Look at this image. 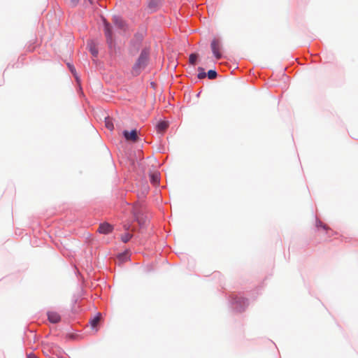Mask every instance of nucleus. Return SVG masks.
I'll use <instances>...</instances> for the list:
<instances>
[{
	"instance_id": "1",
	"label": "nucleus",
	"mask_w": 358,
	"mask_h": 358,
	"mask_svg": "<svg viewBox=\"0 0 358 358\" xmlns=\"http://www.w3.org/2000/svg\"><path fill=\"white\" fill-rule=\"evenodd\" d=\"M229 307L232 311L236 313H242L245 310L249 305L248 298L238 296L231 295L229 298Z\"/></svg>"
},
{
	"instance_id": "2",
	"label": "nucleus",
	"mask_w": 358,
	"mask_h": 358,
	"mask_svg": "<svg viewBox=\"0 0 358 358\" xmlns=\"http://www.w3.org/2000/svg\"><path fill=\"white\" fill-rule=\"evenodd\" d=\"M133 213L135 217V221L138 224H145V222H150L149 216L144 215V209L138 206L133 207Z\"/></svg>"
},
{
	"instance_id": "3",
	"label": "nucleus",
	"mask_w": 358,
	"mask_h": 358,
	"mask_svg": "<svg viewBox=\"0 0 358 358\" xmlns=\"http://www.w3.org/2000/svg\"><path fill=\"white\" fill-rule=\"evenodd\" d=\"M212 52L217 59L222 57L221 44L219 40L214 38L210 44Z\"/></svg>"
},
{
	"instance_id": "4",
	"label": "nucleus",
	"mask_w": 358,
	"mask_h": 358,
	"mask_svg": "<svg viewBox=\"0 0 358 358\" xmlns=\"http://www.w3.org/2000/svg\"><path fill=\"white\" fill-rule=\"evenodd\" d=\"M313 231L317 233L319 235H327L328 237L329 232H332V230L329 228V225H314Z\"/></svg>"
},
{
	"instance_id": "5",
	"label": "nucleus",
	"mask_w": 358,
	"mask_h": 358,
	"mask_svg": "<svg viewBox=\"0 0 358 358\" xmlns=\"http://www.w3.org/2000/svg\"><path fill=\"white\" fill-rule=\"evenodd\" d=\"M124 227V229L126 230V232L124 234H120V238L122 242L124 243H128L131 238L134 237V234L131 231H129L130 227L131 225H123Z\"/></svg>"
},
{
	"instance_id": "6",
	"label": "nucleus",
	"mask_w": 358,
	"mask_h": 358,
	"mask_svg": "<svg viewBox=\"0 0 358 358\" xmlns=\"http://www.w3.org/2000/svg\"><path fill=\"white\" fill-rule=\"evenodd\" d=\"M48 320L52 324H57L62 320L60 315L55 311L47 312Z\"/></svg>"
},
{
	"instance_id": "7",
	"label": "nucleus",
	"mask_w": 358,
	"mask_h": 358,
	"mask_svg": "<svg viewBox=\"0 0 358 358\" xmlns=\"http://www.w3.org/2000/svg\"><path fill=\"white\" fill-rule=\"evenodd\" d=\"M104 32L107 43L110 46L113 45L112 31L110 25L104 20Z\"/></svg>"
},
{
	"instance_id": "8",
	"label": "nucleus",
	"mask_w": 358,
	"mask_h": 358,
	"mask_svg": "<svg viewBox=\"0 0 358 358\" xmlns=\"http://www.w3.org/2000/svg\"><path fill=\"white\" fill-rule=\"evenodd\" d=\"M117 258L120 263H124L131 259V252L130 250L127 248L123 252H120Z\"/></svg>"
},
{
	"instance_id": "9",
	"label": "nucleus",
	"mask_w": 358,
	"mask_h": 358,
	"mask_svg": "<svg viewBox=\"0 0 358 358\" xmlns=\"http://www.w3.org/2000/svg\"><path fill=\"white\" fill-rule=\"evenodd\" d=\"M123 135L127 141L136 142L138 139L137 131L136 129L131 130V131H124Z\"/></svg>"
},
{
	"instance_id": "10",
	"label": "nucleus",
	"mask_w": 358,
	"mask_h": 358,
	"mask_svg": "<svg viewBox=\"0 0 358 358\" xmlns=\"http://www.w3.org/2000/svg\"><path fill=\"white\" fill-rule=\"evenodd\" d=\"M114 230V225H99L97 232L102 234H109Z\"/></svg>"
},
{
	"instance_id": "11",
	"label": "nucleus",
	"mask_w": 358,
	"mask_h": 358,
	"mask_svg": "<svg viewBox=\"0 0 358 358\" xmlns=\"http://www.w3.org/2000/svg\"><path fill=\"white\" fill-rule=\"evenodd\" d=\"M148 54L145 51L142 52L136 65L138 68L143 67L145 65V64L148 61Z\"/></svg>"
},
{
	"instance_id": "12",
	"label": "nucleus",
	"mask_w": 358,
	"mask_h": 358,
	"mask_svg": "<svg viewBox=\"0 0 358 358\" xmlns=\"http://www.w3.org/2000/svg\"><path fill=\"white\" fill-rule=\"evenodd\" d=\"M101 316V313H97L96 315H94L93 317H92L90 319L89 323L92 329H96L97 331V328L96 327V323L100 320Z\"/></svg>"
},
{
	"instance_id": "13",
	"label": "nucleus",
	"mask_w": 358,
	"mask_h": 358,
	"mask_svg": "<svg viewBox=\"0 0 358 358\" xmlns=\"http://www.w3.org/2000/svg\"><path fill=\"white\" fill-rule=\"evenodd\" d=\"M169 127V124L167 122L163 121L160 122L157 125V131L160 133L164 132Z\"/></svg>"
},
{
	"instance_id": "14",
	"label": "nucleus",
	"mask_w": 358,
	"mask_h": 358,
	"mask_svg": "<svg viewBox=\"0 0 358 358\" xmlns=\"http://www.w3.org/2000/svg\"><path fill=\"white\" fill-rule=\"evenodd\" d=\"M89 50L93 56L96 57L98 54V50L96 49L95 45L92 42L89 45Z\"/></svg>"
},
{
	"instance_id": "15",
	"label": "nucleus",
	"mask_w": 358,
	"mask_h": 358,
	"mask_svg": "<svg viewBox=\"0 0 358 358\" xmlns=\"http://www.w3.org/2000/svg\"><path fill=\"white\" fill-rule=\"evenodd\" d=\"M114 23H115V24L117 27H119V28H120V29H123V28H124V22L122 21V19H120V18H119V17H115V18H114Z\"/></svg>"
},
{
	"instance_id": "16",
	"label": "nucleus",
	"mask_w": 358,
	"mask_h": 358,
	"mask_svg": "<svg viewBox=\"0 0 358 358\" xmlns=\"http://www.w3.org/2000/svg\"><path fill=\"white\" fill-rule=\"evenodd\" d=\"M197 57H198V55L196 54H195V53L191 54L189 55V63L192 65L194 66L196 64Z\"/></svg>"
},
{
	"instance_id": "17",
	"label": "nucleus",
	"mask_w": 358,
	"mask_h": 358,
	"mask_svg": "<svg viewBox=\"0 0 358 358\" xmlns=\"http://www.w3.org/2000/svg\"><path fill=\"white\" fill-rule=\"evenodd\" d=\"M151 182L155 185L159 182V178L157 174H152L150 176Z\"/></svg>"
},
{
	"instance_id": "18",
	"label": "nucleus",
	"mask_w": 358,
	"mask_h": 358,
	"mask_svg": "<svg viewBox=\"0 0 358 358\" xmlns=\"http://www.w3.org/2000/svg\"><path fill=\"white\" fill-rule=\"evenodd\" d=\"M207 75H208V78L211 79V80L215 79L217 77V73L214 70H209L208 71Z\"/></svg>"
},
{
	"instance_id": "19",
	"label": "nucleus",
	"mask_w": 358,
	"mask_h": 358,
	"mask_svg": "<svg viewBox=\"0 0 358 358\" xmlns=\"http://www.w3.org/2000/svg\"><path fill=\"white\" fill-rule=\"evenodd\" d=\"M198 69L199 71L198 78L200 79L204 78L206 76V73L204 72V69L201 67H199Z\"/></svg>"
},
{
	"instance_id": "20",
	"label": "nucleus",
	"mask_w": 358,
	"mask_h": 358,
	"mask_svg": "<svg viewBox=\"0 0 358 358\" xmlns=\"http://www.w3.org/2000/svg\"><path fill=\"white\" fill-rule=\"evenodd\" d=\"M105 124H106V127L108 129H110V130L113 129V124L112 123V122L110 120L106 119Z\"/></svg>"
},
{
	"instance_id": "21",
	"label": "nucleus",
	"mask_w": 358,
	"mask_h": 358,
	"mask_svg": "<svg viewBox=\"0 0 358 358\" xmlns=\"http://www.w3.org/2000/svg\"><path fill=\"white\" fill-rule=\"evenodd\" d=\"M70 1L72 6H76L78 5L79 0H70Z\"/></svg>"
},
{
	"instance_id": "22",
	"label": "nucleus",
	"mask_w": 358,
	"mask_h": 358,
	"mask_svg": "<svg viewBox=\"0 0 358 358\" xmlns=\"http://www.w3.org/2000/svg\"><path fill=\"white\" fill-rule=\"evenodd\" d=\"M69 67L71 71L74 74V76H76L74 67L70 64H69Z\"/></svg>"
},
{
	"instance_id": "23",
	"label": "nucleus",
	"mask_w": 358,
	"mask_h": 358,
	"mask_svg": "<svg viewBox=\"0 0 358 358\" xmlns=\"http://www.w3.org/2000/svg\"><path fill=\"white\" fill-rule=\"evenodd\" d=\"M27 358H38L34 354L30 353L28 355Z\"/></svg>"
},
{
	"instance_id": "24",
	"label": "nucleus",
	"mask_w": 358,
	"mask_h": 358,
	"mask_svg": "<svg viewBox=\"0 0 358 358\" xmlns=\"http://www.w3.org/2000/svg\"><path fill=\"white\" fill-rule=\"evenodd\" d=\"M138 226L140 227V230H141V229H144V227L145 225L141 224V225H138Z\"/></svg>"
},
{
	"instance_id": "25",
	"label": "nucleus",
	"mask_w": 358,
	"mask_h": 358,
	"mask_svg": "<svg viewBox=\"0 0 358 358\" xmlns=\"http://www.w3.org/2000/svg\"><path fill=\"white\" fill-rule=\"evenodd\" d=\"M321 236H322V235H320ZM326 235L323 236V238L324 239H326V237H325Z\"/></svg>"
},
{
	"instance_id": "26",
	"label": "nucleus",
	"mask_w": 358,
	"mask_h": 358,
	"mask_svg": "<svg viewBox=\"0 0 358 358\" xmlns=\"http://www.w3.org/2000/svg\"><path fill=\"white\" fill-rule=\"evenodd\" d=\"M321 236H322V235H320ZM326 235L323 236V238L324 239H326V237H325Z\"/></svg>"
},
{
	"instance_id": "27",
	"label": "nucleus",
	"mask_w": 358,
	"mask_h": 358,
	"mask_svg": "<svg viewBox=\"0 0 358 358\" xmlns=\"http://www.w3.org/2000/svg\"><path fill=\"white\" fill-rule=\"evenodd\" d=\"M214 275H219V273H214Z\"/></svg>"
}]
</instances>
